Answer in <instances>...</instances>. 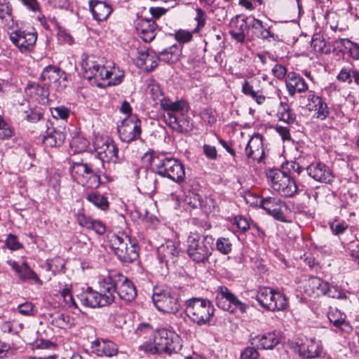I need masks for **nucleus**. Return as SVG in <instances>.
Instances as JSON below:
<instances>
[{
    "mask_svg": "<svg viewBox=\"0 0 359 359\" xmlns=\"http://www.w3.org/2000/svg\"><path fill=\"white\" fill-rule=\"evenodd\" d=\"M196 14L194 17V20L197 22V25L193 29V32L198 33L204 27L206 23L207 15L205 12L201 8H197L196 9Z\"/></svg>",
    "mask_w": 359,
    "mask_h": 359,
    "instance_id": "obj_51",
    "label": "nucleus"
},
{
    "mask_svg": "<svg viewBox=\"0 0 359 359\" xmlns=\"http://www.w3.org/2000/svg\"><path fill=\"white\" fill-rule=\"evenodd\" d=\"M47 266L48 270L53 271V272H57L65 267V264L60 257H55L50 261H48Z\"/></svg>",
    "mask_w": 359,
    "mask_h": 359,
    "instance_id": "obj_61",
    "label": "nucleus"
},
{
    "mask_svg": "<svg viewBox=\"0 0 359 359\" xmlns=\"http://www.w3.org/2000/svg\"><path fill=\"white\" fill-rule=\"evenodd\" d=\"M279 121L287 124L293 123L296 120V115L286 102H280L277 114Z\"/></svg>",
    "mask_w": 359,
    "mask_h": 359,
    "instance_id": "obj_45",
    "label": "nucleus"
},
{
    "mask_svg": "<svg viewBox=\"0 0 359 359\" xmlns=\"http://www.w3.org/2000/svg\"><path fill=\"white\" fill-rule=\"evenodd\" d=\"M89 145L88 140L80 135L74 137L71 142L70 146L75 152L81 153L86 150Z\"/></svg>",
    "mask_w": 359,
    "mask_h": 359,
    "instance_id": "obj_50",
    "label": "nucleus"
},
{
    "mask_svg": "<svg viewBox=\"0 0 359 359\" xmlns=\"http://www.w3.org/2000/svg\"><path fill=\"white\" fill-rule=\"evenodd\" d=\"M193 31L189 32L184 29H180L175 32V39L180 43H185L192 40Z\"/></svg>",
    "mask_w": 359,
    "mask_h": 359,
    "instance_id": "obj_60",
    "label": "nucleus"
},
{
    "mask_svg": "<svg viewBox=\"0 0 359 359\" xmlns=\"http://www.w3.org/2000/svg\"><path fill=\"white\" fill-rule=\"evenodd\" d=\"M245 152L247 158L261 162L264 154L263 136L259 133L252 135L245 148Z\"/></svg>",
    "mask_w": 359,
    "mask_h": 359,
    "instance_id": "obj_23",
    "label": "nucleus"
},
{
    "mask_svg": "<svg viewBox=\"0 0 359 359\" xmlns=\"http://www.w3.org/2000/svg\"><path fill=\"white\" fill-rule=\"evenodd\" d=\"M248 20V18H241L240 15H236L231 21L229 34L238 43H243L249 33L250 26L247 22Z\"/></svg>",
    "mask_w": 359,
    "mask_h": 359,
    "instance_id": "obj_22",
    "label": "nucleus"
},
{
    "mask_svg": "<svg viewBox=\"0 0 359 359\" xmlns=\"http://www.w3.org/2000/svg\"><path fill=\"white\" fill-rule=\"evenodd\" d=\"M217 250L223 255H228L232 249V243L227 238L220 237L216 241Z\"/></svg>",
    "mask_w": 359,
    "mask_h": 359,
    "instance_id": "obj_52",
    "label": "nucleus"
},
{
    "mask_svg": "<svg viewBox=\"0 0 359 359\" xmlns=\"http://www.w3.org/2000/svg\"><path fill=\"white\" fill-rule=\"evenodd\" d=\"M290 174L280 169H271L266 173V177L270 181L271 187L277 189L287 178Z\"/></svg>",
    "mask_w": 359,
    "mask_h": 359,
    "instance_id": "obj_44",
    "label": "nucleus"
},
{
    "mask_svg": "<svg viewBox=\"0 0 359 359\" xmlns=\"http://www.w3.org/2000/svg\"><path fill=\"white\" fill-rule=\"evenodd\" d=\"M81 304L88 308H100L109 305L100 292L93 290L91 287L83 289L77 295Z\"/></svg>",
    "mask_w": 359,
    "mask_h": 359,
    "instance_id": "obj_16",
    "label": "nucleus"
},
{
    "mask_svg": "<svg viewBox=\"0 0 359 359\" xmlns=\"http://www.w3.org/2000/svg\"><path fill=\"white\" fill-rule=\"evenodd\" d=\"M141 131V122L137 118L125 120L118 127L119 137L125 142H131L137 140L140 137Z\"/></svg>",
    "mask_w": 359,
    "mask_h": 359,
    "instance_id": "obj_17",
    "label": "nucleus"
},
{
    "mask_svg": "<svg viewBox=\"0 0 359 359\" xmlns=\"http://www.w3.org/2000/svg\"><path fill=\"white\" fill-rule=\"evenodd\" d=\"M307 107L309 111H314L316 117L323 121L328 117L330 109L327 103L320 97L314 93H310L308 96Z\"/></svg>",
    "mask_w": 359,
    "mask_h": 359,
    "instance_id": "obj_26",
    "label": "nucleus"
},
{
    "mask_svg": "<svg viewBox=\"0 0 359 359\" xmlns=\"http://www.w3.org/2000/svg\"><path fill=\"white\" fill-rule=\"evenodd\" d=\"M216 303L219 308L230 313H234L238 309L241 313H245L248 306L241 302L226 287H219L216 296Z\"/></svg>",
    "mask_w": 359,
    "mask_h": 359,
    "instance_id": "obj_10",
    "label": "nucleus"
},
{
    "mask_svg": "<svg viewBox=\"0 0 359 359\" xmlns=\"http://www.w3.org/2000/svg\"><path fill=\"white\" fill-rule=\"evenodd\" d=\"M158 53L154 51H139L136 65L146 72L153 71L158 65Z\"/></svg>",
    "mask_w": 359,
    "mask_h": 359,
    "instance_id": "obj_31",
    "label": "nucleus"
},
{
    "mask_svg": "<svg viewBox=\"0 0 359 359\" xmlns=\"http://www.w3.org/2000/svg\"><path fill=\"white\" fill-rule=\"evenodd\" d=\"M156 28V23L151 19H139L135 24L137 34L145 42H150L155 38Z\"/></svg>",
    "mask_w": 359,
    "mask_h": 359,
    "instance_id": "obj_28",
    "label": "nucleus"
},
{
    "mask_svg": "<svg viewBox=\"0 0 359 359\" xmlns=\"http://www.w3.org/2000/svg\"><path fill=\"white\" fill-rule=\"evenodd\" d=\"M25 93L27 95L39 102H45L49 95L48 88L44 84L41 86L34 82L27 86Z\"/></svg>",
    "mask_w": 359,
    "mask_h": 359,
    "instance_id": "obj_37",
    "label": "nucleus"
},
{
    "mask_svg": "<svg viewBox=\"0 0 359 359\" xmlns=\"http://www.w3.org/2000/svg\"><path fill=\"white\" fill-rule=\"evenodd\" d=\"M152 302L156 308L163 313H176L181 308L179 294L170 288H156Z\"/></svg>",
    "mask_w": 359,
    "mask_h": 359,
    "instance_id": "obj_6",
    "label": "nucleus"
},
{
    "mask_svg": "<svg viewBox=\"0 0 359 359\" xmlns=\"http://www.w3.org/2000/svg\"><path fill=\"white\" fill-rule=\"evenodd\" d=\"M153 341L159 353H177L182 346L180 344L179 337L175 332L164 328L157 330L154 333Z\"/></svg>",
    "mask_w": 359,
    "mask_h": 359,
    "instance_id": "obj_8",
    "label": "nucleus"
},
{
    "mask_svg": "<svg viewBox=\"0 0 359 359\" xmlns=\"http://www.w3.org/2000/svg\"><path fill=\"white\" fill-rule=\"evenodd\" d=\"M97 70L93 79L97 82L98 87L118 85L124 77L123 72L115 66L107 67L100 62Z\"/></svg>",
    "mask_w": 359,
    "mask_h": 359,
    "instance_id": "obj_11",
    "label": "nucleus"
},
{
    "mask_svg": "<svg viewBox=\"0 0 359 359\" xmlns=\"http://www.w3.org/2000/svg\"><path fill=\"white\" fill-rule=\"evenodd\" d=\"M259 357V353L257 349L254 347H246L244 351L241 353V359H257Z\"/></svg>",
    "mask_w": 359,
    "mask_h": 359,
    "instance_id": "obj_64",
    "label": "nucleus"
},
{
    "mask_svg": "<svg viewBox=\"0 0 359 359\" xmlns=\"http://www.w3.org/2000/svg\"><path fill=\"white\" fill-rule=\"evenodd\" d=\"M107 241L109 247L121 261L130 263L138 258V246L126 233H109Z\"/></svg>",
    "mask_w": 359,
    "mask_h": 359,
    "instance_id": "obj_3",
    "label": "nucleus"
},
{
    "mask_svg": "<svg viewBox=\"0 0 359 359\" xmlns=\"http://www.w3.org/2000/svg\"><path fill=\"white\" fill-rule=\"evenodd\" d=\"M52 116L56 119L67 120L70 115V109L63 105L50 109Z\"/></svg>",
    "mask_w": 359,
    "mask_h": 359,
    "instance_id": "obj_53",
    "label": "nucleus"
},
{
    "mask_svg": "<svg viewBox=\"0 0 359 359\" xmlns=\"http://www.w3.org/2000/svg\"><path fill=\"white\" fill-rule=\"evenodd\" d=\"M43 114L40 108H30V109H28V113L25 114L22 119L31 123H36L41 118Z\"/></svg>",
    "mask_w": 359,
    "mask_h": 359,
    "instance_id": "obj_58",
    "label": "nucleus"
},
{
    "mask_svg": "<svg viewBox=\"0 0 359 359\" xmlns=\"http://www.w3.org/2000/svg\"><path fill=\"white\" fill-rule=\"evenodd\" d=\"M214 238L211 235L202 236L197 232H190L187 239V252L196 263L208 262L213 250Z\"/></svg>",
    "mask_w": 359,
    "mask_h": 359,
    "instance_id": "obj_2",
    "label": "nucleus"
},
{
    "mask_svg": "<svg viewBox=\"0 0 359 359\" xmlns=\"http://www.w3.org/2000/svg\"><path fill=\"white\" fill-rule=\"evenodd\" d=\"M196 197L198 202L196 205H194V206H199V208L205 212L211 213L215 210H218V204L215 199L211 196H203L201 195L196 196Z\"/></svg>",
    "mask_w": 359,
    "mask_h": 359,
    "instance_id": "obj_43",
    "label": "nucleus"
},
{
    "mask_svg": "<svg viewBox=\"0 0 359 359\" xmlns=\"http://www.w3.org/2000/svg\"><path fill=\"white\" fill-rule=\"evenodd\" d=\"M279 343V339L273 332L257 335L253 339L252 344L260 349H272Z\"/></svg>",
    "mask_w": 359,
    "mask_h": 359,
    "instance_id": "obj_39",
    "label": "nucleus"
},
{
    "mask_svg": "<svg viewBox=\"0 0 359 359\" xmlns=\"http://www.w3.org/2000/svg\"><path fill=\"white\" fill-rule=\"evenodd\" d=\"M306 171L311 178L319 182L330 184L334 178L331 169L321 162L312 163L306 168Z\"/></svg>",
    "mask_w": 359,
    "mask_h": 359,
    "instance_id": "obj_21",
    "label": "nucleus"
},
{
    "mask_svg": "<svg viewBox=\"0 0 359 359\" xmlns=\"http://www.w3.org/2000/svg\"><path fill=\"white\" fill-rule=\"evenodd\" d=\"M116 293L120 299L131 302L137 297V290L132 281L121 273Z\"/></svg>",
    "mask_w": 359,
    "mask_h": 359,
    "instance_id": "obj_32",
    "label": "nucleus"
},
{
    "mask_svg": "<svg viewBox=\"0 0 359 359\" xmlns=\"http://www.w3.org/2000/svg\"><path fill=\"white\" fill-rule=\"evenodd\" d=\"M330 227L334 235L340 236L346 231L348 225L344 221H334L330 223Z\"/></svg>",
    "mask_w": 359,
    "mask_h": 359,
    "instance_id": "obj_57",
    "label": "nucleus"
},
{
    "mask_svg": "<svg viewBox=\"0 0 359 359\" xmlns=\"http://www.w3.org/2000/svg\"><path fill=\"white\" fill-rule=\"evenodd\" d=\"M100 62L95 60L93 55H83L82 57L81 68L83 71L84 77L88 80L93 79V76L99 69Z\"/></svg>",
    "mask_w": 359,
    "mask_h": 359,
    "instance_id": "obj_40",
    "label": "nucleus"
},
{
    "mask_svg": "<svg viewBox=\"0 0 359 359\" xmlns=\"http://www.w3.org/2000/svg\"><path fill=\"white\" fill-rule=\"evenodd\" d=\"M157 173L153 171L144 170V175L139 177L138 184L139 189L144 194H149L154 191L156 184V175Z\"/></svg>",
    "mask_w": 359,
    "mask_h": 359,
    "instance_id": "obj_38",
    "label": "nucleus"
},
{
    "mask_svg": "<svg viewBox=\"0 0 359 359\" xmlns=\"http://www.w3.org/2000/svg\"><path fill=\"white\" fill-rule=\"evenodd\" d=\"M86 200L102 210H107L109 208L107 198L97 191H92L87 194Z\"/></svg>",
    "mask_w": 359,
    "mask_h": 359,
    "instance_id": "obj_46",
    "label": "nucleus"
},
{
    "mask_svg": "<svg viewBox=\"0 0 359 359\" xmlns=\"http://www.w3.org/2000/svg\"><path fill=\"white\" fill-rule=\"evenodd\" d=\"M5 244L11 250H19L23 248V244L19 241L18 236L13 233L7 236Z\"/></svg>",
    "mask_w": 359,
    "mask_h": 359,
    "instance_id": "obj_55",
    "label": "nucleus"
},
{
    "mask_svg": "<svg viewBox=\"0 0 359 359\" xmlns=\"http://www.w3.org/2000/svg\"><path fill=\"white\" fill-rule=\"evenodd\" d=\"M143 160L154 167L156 173L180 183L185 178L184 166L177 158L165 155L156 156L153 151L144 154Z\"/></svg>",
    "mask_w": 359,
    "mask_h": 359,
    "instance_id": "obj_1",
    "label": "nucleus"
},
{
    "mask_svg": "<svg viewBox=\"0 0 359 359\" xmlns=\"http://www.w3.org/2000/svg\"><path fill=\"white\" fill-rule=\"evenodd\" d=\"M250 26L253 34L257 39L267 42L280 41L279 36L273 32L272 26L264 25L261 20L253 17L250 22Z\"/></svg>",
    "mask_w": 359,
    "mask_h": 359,
    "instance_id": "obj_20",
    "label": "nucleus"
},
{
    "mask_svg": "<svg viewBox=\"0 0 359 359\" xmlns=\"http://www.w3.org/2000/svg\"><path fill=\"white\" fill-rule=\"evenodd\" d=\"M324 295H327L329 297L334 299H346V294L342 292L341 288L337 285H330L327 283V288L325 291Z\"/></svg>",
    "mask_w": 359,
    "mask_h": 359,
    "instance_id": "obj_54",
    "label": "nucleus"
},
{
    "mask_svg": "<svg viewBox=\"0 0 359 359\" xmlns=\"http://www.w3.org/2000/svg\"><path fill=\"white\" fill-rule=\"evenodd\" d=\"M12 6L9 2L0 1V20H4L6 17H11Z\"/></svg>",
    "mask_w": 359,
    "mask_h": 359,
    "instance_id": "obj_62",
    "label": "nucleus"
},
{
    "mask_svg": "<svg viewBox=\"0 0 359 359\" xmlns=\"http://www.w3.org/2000/svg\"><path fill=\"white\" fill-rule=\"evenodd\" d=\"M181 250L174 241H167L157 248V257L161 263H164L168 269L174 266L178 261Z\"/></svg>",
    "mask_w": 359,
    "mask_h": 359,
    "instance_id": "obj_15",
    "label": "nucleus"
},
{
    "mask_svg": "<svg viewBox=\"0 0 359 359\" xmlns=\"http://www.w3.org/2000/svg\"><path fill=\"white\" fill-rule=\"evenodd\" d=\"M9 37L12 43L22 53L27 54L34 48L37 33L19 29L12 32Z\"/></svg>",
    "mask_w": 359,
    "mask_h": 359,
    "instance_id": "obj_12",
    "label": "nucleus"
},
{
    "mask_svg": "<svg viewBox=\"0 0 359 359\" xmlns=\"http://www.w3.org/2000/svg\"><path fill=\"white\" fill-rule=\"evenodd\" d=\"M13 134V128L3 118L0 121V140H8L11 138Z\"/></svg>",
    "mask_w": 359,
    "mask_h": 359,
    "instance_id": "obj_56",
    "label": "nucleus"
},
{
    "mask_svg": "<svg viewBox=\"0 0 359 359\" xmlns=\"http://www.w3.org/2000/svg\"><path fill=\"white\" fill-rule=\"evenodd\" d=\"M166 124L179 133H187L193 129V123L186 114L167 117Z\"/></svg>",
    "mask_w": 359,
    "mask_h": 359,
    "instance_id": "obj_29",
    "label": "nucleus"
},
{
    "mask_svg": "<svg viewBox=\"0 0 359 359\" xmlns=\"http://www.w3.org/2000/svg\"><path fill=\"white\" fill-rule=\"evenodd\" d=\"M121 276V273L111 271L98 281L100 292L109 304H111L115 300V293L117 292Z\"/></svg>",
    "mask_w": 359,
    "mask_h": 359,
    "instance_id": "obj_14",
    "label": "nucleus"
},
{
    "mask_svg": "<svg viewBox=\"0 0 359 359\" xmlns=\"http://www.w3.org/2000/svg\"><path fill=\"white\" fill-rule=\"evenodd\" d=\"M327 318L334 326L343 332H350L352 327L349 322L346 320V315L337 309H331L327 313Z\"/></svg>",
    "mask_w": 359,
    "mask_h": 359,
    "instance_id": "obj_35",
    "label": "nucleus"
},
{
    "mask_svg": "<svg viewBox=\"0 0 359 359\" xmlns=\"http://www.w3.org/2000/svg\"><path fill=\"white\" fill-rule=\"evenodd\" d=\"M43 142L46 147H54L61 146L66 138L65 133L58 129L48 128Z\"/></svg>",
    "mask_w": 359,
    "mask_h": 359,
    "instance_id": "obj_36",
    "label": "nucleus"
},
{
    "mask_svg": "<svg viewBox=\"0 0 359 359\" xmlns=\"http://www.w3.org/2000/svg\"><path fill=\"white\" fill-rule=\"evenodd\" d=\"M69 171L73 180L83 187L96 189L100 184L102 170L93 163H72Z\"/></svg>",
    "mask_w": 359,
    "mask_h": 359,
    "instance_id": "obj_4",
    "label": "nucleus"
},
{
    "mask_svg": "<svg viewBox=\"0 0 359 359\" xmlns=\"http://www.w3.org/2000/svg\"><path fill=\"white\" fill-rule=\"evenodd\" d=\"M296 345L299 355L308 359L318 358L323 350L320 341L314 339H298Z\"/></svg>",
    "mask_w": 359,
    "mask_h": 359,
    "instance_id": "obj_18",
    "label": "nucleus"
},
{
    "mask_svg": "<svg viewBox=\"0 0 359 359\" xmlns=\"http://www.w3.org/2000/svg\"><path fill=\"white\" fill-rule=\"evenodd\" d=\"M283 197H293L297 193V185L293 177L290 175L280 186L275 189Z\"/></svg>",
    "mask_w": 359,
    "mask_h": 359,
    "instance_id": "obj_41",
    "label": "nucleus"
},
{
    "mask_svg": "<svg viewBox=\"0 0 359 359\" xmlns=\"http://www.w3.org/2000/svg\"><path fill=\"white\" fill-rule=\"evenodd\" d=\"M40 80L44 82L45 86H51L58 91L62 90L67 86L66 74L55 65L46 67L40 75Z\"/></svg>",
    "mask_w": 359,
    "mask_h": 359,
    "instance_id": "obj_13",
    "label": "nucleus"
},
{
    "mask_svg": "<svg viewBox=\"0 0 359 359\" xmlns=\"http://www.w3.org/2000/svg\"><path fill=\"white\" fill-rule=\"evenodd\" d=\"M311 46L316 53L328 54L330 53V47L325 40L320 36H313L311 41Z\"/></svg>",
    "mask_w": 359,
    "mask_h": 359,
    "instance_id": "obj_48",
    "label": "nucleus"
},
{
    "mask_svg": "<svg viewBox=\"0 0 359 359\" xmlns=\"http://www.w3.org/2000/svg\"><path fill=\"white\" fill-rule=\"evenodd\" d=\"M306 292L313 297L324 295L327 288V283L318 277L311 276L306 283Z\"/></svg>",
    "mask_w": 359,
    "mask_h": 359,
    "instance_id": "obj_34",
    "label": "nucleus"
},
{
    "mask_svg": "<svg viewBox=\"0 0 359 359\" xmlns=\"http://www.w3.org/2000/svg\"><path fill=\"white\" fill-rule=\"evenodd\" d=\"M203 150V154L209 160L215 161L217 158V151L215 146L204 144Z\"/></svg>",
    "mask_w": 359,
    "mask_h": 359,
    "instance_id": "obj_63",
    "label": "nucleus"
},
{
    "mask_svg": "<svg viewBox=\"0 0 359 359\" xmlns=\"http://www.w3.org/2000/svg\"><path fill=\"white\" fill-rule=\"evenodd\" d=\"M353 69V68L347 67H343L337 76V79L341 82H346L351 84L352 83L351 75Z\"/></svg>",
    "mask_w": 359,
    "mask_h": 359,
    "instance_id": "obj_59",
    "label": "nucleus"
},
{
    "mask_svg": "<svg viewBox=\"0 0 359 359\" xmlns=\"http://www.w3.org/2000/svg\"><path fill=\"white\" fill-rule=\"evenodd\" d=\"M260 207L276 219L285 222L283 209L286 208L285 202L276 197H266L260 200Z\"/></svg>",
    "mask_w": 359,
    "mask_h": 359,
    "instance_id": "obj_19",
    "label": "nucleus"
},
{
    "mask_svg": "<svg viewBox=\"0 0 359 359\" xmlns=\"http://www.w3.org/2000/svg\"><path fill=\"white\" fill-rule=\"evenodd\" d=\"M215 308L208 299L193 297L186 302V314L198 325L210 323L214 315Z\"/></svg>",
    "mask_w": 359,
    "mask_h": 359,
    "instance_id": "obj_5",
    "label": "nucleus"
},
{
    "mask_svg": "<svg viewBox=\"0 0 359 359\" xmlns=\"http://www.w3.org/2000/svg\"><path fill=\"white\" fill-rule=\"evenodd\" d=\"M337 42L348 50L350 56L355 60H359V44L352 42L348 39H340Z\"/></svg>",
    "mask_w": 359,
    "mask_h": 359,
    "instance_id": "obj_49",
    "label": "nucleus"
},
{
    "mask_svg": "<svg viewBox=\"0 0 359 359\" xmlns=\"http://www.w3.org/2000/svg\"><path fill=\"white\" fill-rule=\"evenodd\" d=\"M92 348L96 355L100 357H112L118 352L117 345L107 339H97L93 341Z\"/></svg>",
    "mask_w": 359,
    "mask_h": 359,
    "instance_id": "obj_33",
    "label": "nucleus"
},
{
    "mask_svg": "<svg viewBox=\"0 0 359 359\" xmlns=\"http://www.w3.org/2000/svg\"><path fill=\"white\" fill-rule=\"evenodd\" d=\"M180 55V50L177 45L174 44L158 53L159 61L165 63H174L177 62Z\"/></svg>",
    "mask_w": 359,
    "mask_h": 359,
    "instance_id": "obj_42",
    "label": "nucleus"
},
{
    "mask_svg": "<svg viewBox=\"0 0 359 359\" xmlns=\"http://www.w3.org/2000/svg\"><path fill=\"white\" fill-rule=\"evenodd\" d=\"M255 299L260 306L271 311L285 310L288 304L284 294L266 287H259Z\"/></svg>",
    "mask_w": 359,
    "mask_h": 359,
    "instance_id": "obj_7",
    "label": "nucleus"
},
{
    "mask_svg": "<svg viewBox=\"0 0 359 359\" xmlns=\"http://www.w3.org/2000/svg\"><path fill=\"white\" fill-rule=\"evenodd\" d=\"M88 4L93 19L97 22L107 20L113 11L111 5L107 1L90 0Z\"/></svg>",
    "mask_w": 359,
    "mask_h": 359,
    "instance_id": "obj_27",
    "label": "nucleus"
},
{
    "mask_svg": "<svg viewBox=\"0 0 359 359\" xmlns=\"http://www.w3.org/2000/svg\"><path fill=\"white\" fill-rule=\"evenodd\" d=\"M286 88L290 96L296 93H301L308 90V85L305 80L295 72H290L285 79Z\"/></svg>",
    "mask_w": 359,
    "mask_h": 359,
    "instance_id": "obj_30",
    "label": "nucleus"
},
{
    "mask_svg": "<svg viewBox=\"0 0 359 359\" xmlns=\"http://www.w3.org/2000/svg\"><path fill=\"white\" fill-rule=\"evenodd\" d=\"M95 151L100 160L99 164L103 167L104 163L120 162L118 157V149L115 142L109 139H96L93 142Z\"/></svg>",
    "mask_w": 359,
    "mask_h": 359,
    "instance_id": "obj_9",
    "label": "nucleus"
},
{
    "mask_svg": "<svg viewBox=\"0 0 359 359\" xmlns=\"http://www.w3.org/2000/svg\"><path fill=\"white\" fill-rule=\"evenodd\" d=\"M241 92L245 95L250 97L258 104H263L266 100V97L262 93H259V91H255L253 86L248 80H245L243 83Z\"/></svg>",
    "mask_w": 359,
    "mask_h": 359,
    "instance_id": "obj_47",
    "label": "nucleus"
},
{
    "mask_svg": "<svg viewBox=\"0 0 359 359\" xmlns=\"http://www.w3.org/2000/svg\"><path fill=\"white\" fill-rule=\"evenodd\" d=\"M160 105L161 109L165 111L163 115L165 122L166 118L170 116H177L182 114H187L189 110L187 102L183 100L172 102L169 99L163 97L160 100Z\"/></svg>",
    "mask_w": 359,
    "mask_h": 359,
    "instance_id": "obj_24",
    "label": "nucleus"
},
{
    "mask_svg": "<svg viewBox=\"0 0 359 359\" xmlns=\"http://www.w3.org/2000/svg\"><path fill=\"white\" fill-rule=\"evenodd\" d=\"M8 264L15 272L19 278L22 281H33L41 285L42 280L39 278L37 274L29 267L27 262H23L20 265L17 262L13 260L7 261Z\"/></svg>",
    "mask_w": 359,
    "mask_h": 359,
    "instance_id": "obj_25",
    "label": "nucleus"
}]
</instances>
